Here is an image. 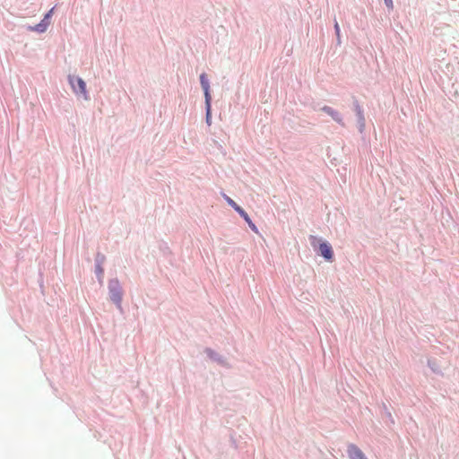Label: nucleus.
<instances>
[{"instance_id":"nucleus-12","label":"nucleus","mask_w":459,"mask_h":459,"mask_svg":"<svg viewBox=\"0 0 459 459\" xmlns=\"http://www.w3.org/2000/svg\"><path fill=\"white\" fill-rule=\"evenodd\" d=\"M334 30H335V34H336V37H337V42H338V44H340L341 43V40H340V27H339V24H338L336 20L334 21Z\"/></svg>"},{"instance_id":"nucleus-4","label":"nucleus","mask_w":459,"mask_h":459,"mask_svg":"<svg viewBox=\"0 0 459 459\" xmlns=\"http://www.w3.org/2000/svg\"><path fill=\"white\" fill-rule=\"evenodd\" d=\"M223 198L227 202V204L232 207L248 224L249 228L255 233H258V230L256 226L253 223L248 214L245 212L243 208H241L234 200H232L230 197L223 194Z\"/></svg>"},{"instance_id":"nucleus-1","label":"nucleus","mask_w":459,"mask_h":459,"mask_svg":"<svg viewBox=\"0 0 459 459\" xmlns=\"http://www.w3.org/2000/svg\"><path fill=\"white\" fill-rule=\"evenodd\" d=\"M310 245L317 255L323 256L325 261L332 262L333 259V250L331 244L316 236L309 237Z\"/></svg>"},{"instance_id":"nucleus-11","label":"nucleus","mask_w":459,"mask_h":459,"mask_svg":"<svg viewBox=\"0 0 459 459\" xmlns=\"http://www.w3.org/2000/svg\"><path fill=\"white\" fill-rule=\"evenodd\" d=\"M428 366L430 368V369L434 373H436V374H439L440 373V367H439V365L437 364V362L435 359H429L428 360Z\"/></svg>"},{"instance_id":"nucleus-7","label":"nucleus","mask_w":459,"mask_h":459,"mask_svg":"<svg viewBox=\"0 0 459 459\" xmlns=\"http://www.w3.org/2000/svg\"><path fill=\"white\" fill-rule=\"evenodd\" d=\"M321 110L323 112H325V114H327L328 116H330L335 122H337L338 124H340L342 126H344V123L342 121V115L336 111L335 109H333V108L329 107V106H324Z\"/></svg>"},{"instance_id":"nucleus-3","label":"nucleus","mask_w":459,"mask_h":459,"mask_svg":"<svg viewBox=\"0 0 459 459\" xmlns=\"http://www.w3.org/2000/svg\"><path fill=\"white\" fill-rule=\"evenodd\" d=\"M69 83L74 91V92L82 97L83 100H88V93L86 91V83L85 82L78 76L69 75L68 76Z\"/></svg>"},{"instance_id":"nucleus-8","label":"nucleus","mask_w":459,"mask_h":459,"mask_svg":"<svg viewBox=\"0 0 459 459\" xmlns=\"http://www.w3.org/2000/svg\"><path fill=\"white\" fill-rule=\"evenodd\" d=\"M347 454L350 459H366L363 452L352 444L347 446Z\"/></svg>"},{"instance_id":"nucleus-13","label":"nucleus","mask_w":459,"mask_h":459,"mask_svg":"<svg viewBox=\"0 0 459 459\" xmlns=\"http://www.w3.org/2000/svg\"><path fill=\"white\" fill-rule=\"evenodd\" d=\"M120 301H121V294L118 291V288L117 287V299H116L117 308H119L121 310L122 308L120 307Z\"/></svg>"},{"instance_id":"nucleus-6","label":"nucleus","mask_w":459,"mask_h":459,"mask_svg":"<svg viewBox=\"0 0 459 459\" xmlns=\"http://www.w3.org/2000/svg\"><path fill=\"white\" fill-rule=\"evenodd\" d=\"M353 107H354V111L357 116L358 129H359V133L362 134L364 132L365 126H366V120H365V117L363 114V110H362L361 107L359 106L357 100H353Z\"/></svg>"},{"instance_id":"nucleus-5","label":"nucleus","mask_w":459,"mask_h":459,"mask_svg":"<svg viewBox=\"0 0 459 459\" xmlns=\"http://www.w3.org/2000/svg\"><path fill=\"white\" fill-rule=\"evenodd\" d=\"M204 352L206 354V356L212 361L217 363L219 366L230 368L231 365L229 362L228 359L223 356L222 354L215 351L214 350L211 348H205Z\"/></svg>"},{"instance_id":"nucleus-9","label":"nucleus","mask_w":459,"mask_h":459,"mask_svg":"<svg viewBox=\"0 0 459 459\" xmlns=\"http://www.w3.org/2000/svg\"><path fill=\"white\" fill-rule=\"evenodd\" d=\"M50 22H46L45 20H42L41 22L35 25L34 27H31V30H35L38 32H44L46 31L47 28L48 27Z\"/></svg>"},{"instance_id":"nucleus-14","label":"nucleus","mask_w":459,"mask_h":459,"mask_svg":"<svg viewBox=\"0 0 459 459\" xmlns=\"http://www.w3.org/2000/svg\"><path fill=\"white\" fill-rule=\"evenodd\" d=\"M54 8L50 9L48 13L45 15L44 19L46 22H49V19L53 13Z\"/></svg>"},{"instance_id":"nucleus-2","label":"nucleus","mask_w":459,"mask_h":459,"mask_svg":"<svg viewBox=\"0 0 459 459\" xmlns=\"http://www.w3.org/2000/svg\"><path fill=\"white\" fill-rule=\"evenodd\" d=\"M200 83L204 94L205 120L208 125L212 121V96L210 93V82L205 73L200 75Z\"/></svg>"},{"instance_id":"nucleus-16","label":"nucleus","mask_w":459,"mask_h":459,"mask_svg":"<svg viewBox=\"0 0 459 459\" xmlns=\"http://www.w3.org/2000/svg\"><path fill=\"white\" fill-rule=\"evenodd\" d=\"M102 272H103V271H102V269L100 267V265H97V267H96V273H97V275L99 276V278L101 276Z\"/></svg>"},{"instance_id":"nucleus-10","label":"nucleus","mask_w":459,"mask_h":459,"mask_svg":"<svg viewBox=\"0 0 459 459\" xmlns=\"http://www.w3.org/2000/svg\"><path fill=\"white\" fill-rule=\"evenodd\" d=\"M382 417L384 420H388L390 421V423L394 424V420L392 417V413L391 411L388 410V408L386 407V405L384 403L383 404V408H382Z\"/></svg>"},{"instance_id":"nucleus-15","label":"nucleus","mask_w":459,"mask_h":459,"mask_svg":"<svg viewBox=\"0 0 459 459\" xmlns=\"http://www.w3.org/2000/svg\"><path fill=\"white\" fill-rule=\"evenodd\" d=\"M385 1V4L388 7V8H393V0H384Z\"/></svg>"}]
</instances>
